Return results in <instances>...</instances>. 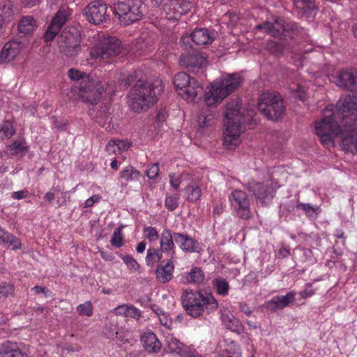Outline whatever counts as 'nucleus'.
Wrapping results in <instances>:
<instances>
[{
    "label": "nucleus",
    "instance_id": "f257e3e1",
    "mask_svg": "<svg viewBox=\"0 0 357 357\" xmlns=\"http://www.w3.org/2000/svg\"><path fill=\"white\" fill-rule=\"evenodd\" d=\"M241 83V76L234 73L222 75L210 84L204 93L206 106L202 109L198 116V124L200 128H204L213 124L215 114L211 107H217L229 93L236 89Z\"/></svg>",
    "mask_w": 357,
    "mask_h": 357
},
{
    "label": "nucleus",
    "instance_id": "f03ea898",
    "mask_svg": "<svg viewBox=\"0 0 357 357\" xmlns=\"http://www.w3.org/2000/svg\"><path fill=\"white\" fill-rule=\"evenodd\" d=\"M333 106H330V110L327 109L325 112L332 113L325 114V116L315 123L316 133L326 148L333 146L334 138L337 137L341 139L342 149L345 152L354 153L357 151V132H354L350 128L351 126L343 121L342 128H340L337 123V119L340 118L333 112Z\"/></svg>",
    "mask_w": 357,
    "mask_h": 357
},
{
    "label": "nucleus",
    "instance_id": "7ed1b4c3",
    "mask_svg": "<svg viewBox=\"0 0 357 357\" xmlns=\"http://www.w3.org/2000/svg\"><path fill=\"white\" fill-rule=\"evenodd\" d=\"M252 114H245L241 110L239 102L232 100L228 102L225 112V129L223 132V143L228 149H233L241 143V126L250 123Z\"/></svg>",
    "mask_w": 357,
    "mask_h": 357
},
{
    "label": "nucleus",
    "instance_id": "20e7f679",
    "mask_svg": "<svg viewBox=\"0 0 357 357\" xmlns=\"http://www.w3.org/2000/svg\"><path fill=\"white\" fill-rule=\"evenodd\" d=\"M163 89L160 79H155L152 82L140 79L128 93L129 105L136 112L146 110L158 101Z\"/></svg>",
    "mask_w": 357,
    "mask_h": 357
},
{
    "label": "nucleus",
    "instance_id": "39448f33",
    "mask_svg": "<svg viewBox=\"0 0 357 357\" xmlns=\"http://www.w3.org/2000/svg\"><path fill=\"white\" fill-rule=\"evenodd\" d=\"M181 298L183 308L193 318L212 313L218 307V301L210 292L186 290Z\"/></svg>",
    "mask_w": 357,
    "mask_h": 357
},
{
    "label": "nucleus",
    "instance_id": "423d86ee",
    "mask_svg": "<svg viewBox=\"0 0 357 357\" xmlns=\"http://www.w3.org/2000/svg\"><path fill=\"white\" fill-rule=\"evenodd\" d=\"M121 50V42L117 38L98 33L91 54L96 59L102 60L119 54Z\"/></svg>",
    "mask_w": 357,
    "mask_h": 357
},
{
    "label": "nucleus",
    "instance_id": "0eeeda50",
    "mask_svg": "<svg viewBox=\"0 0 357 357\" xmlns=\"http://www.w3.org/2000/svg\"><path fill=\"white\" fill-rule=\"evenodd\" d=\"M145 6L142 0H126L114 4V12L124 25H128L142 18Z\"/></svg>",
    "mask_w": 357,
    "mask_h": 357
},
{
    "label": "nucleus",
    "instance_id": "6e6552de",
    "mask_svg": "<svg viewBox=\"0 0 357 357\" xmlns=\"http://www.w3.org/2000/svg\"><path fill=\"white\" fill-rule=\"evenodd\" d=\"M258 107L259 111L270 120H278L284 112L282 97L278 93L268 91L261 94Z\"/></svg>",
    "mask_w": 357,
    "mask_h": 357
},
{
    "label": "nucleus",
    "instance_id": "1a4fd4ad",
    "mask_svg": "<svg viewBox=\"0 0 357 357\" xmlns=\"http://www.w3.org/2000/svg\"><path fill=\"white\" fill-rule=\"evenodd\" d=\"M342 121L351 126L354 132H357V95H348L341 98L336 105L335 113Z\"/></svg>",
    "mask_w": 357,
    "mask_h": 357
},
{
    "label": "nucleus",
    "instance_id": "9d476101",
    "mask_svg": "<svg viewBox=\"0 0 357 357\" xmlns=\"http://www.w3.org/2000/svg\"><path fill=\"white\" fill-rule=\"evenodd\" d=\"M79 98L84 102L96 105L101 98L103 86L99 79L86 77L75 86Z\"/></svg>",
    "mask_w": 357,
    "mask_h": 357
},
{
    "label": "nucleus",
    "instance_id": "9b49d317",
    "mask_svg": "<svg viewBox=\"0 0 357 357\" xmlns=\"http://www.w3.org/2000/svg\"><path fill=\"white\" fill-rule=\"evenodd\" d=\"M154 6H162L168 20H178L192 7V0H151Z\"/></svg>",
    "mask_w": 357,
    "mask_h": 357
},
{
    "label": "nucleus",
    "instance_id": "f8f14e48",
    "mask_svg": "<svg viewBox=\"0 0 357 357\" xmlns=\"http://www.w3.org/2000/svg\"><path fill=\"white\" fill-rule=\"evenodd\" d=\"M58 47L66 56H72L79 50L80 39L77 32L63 29L57 39Z\"/></svg>",
    "mask_w": 357,
    "mask_h": 357
},
{
    "label": "nucleus",
    "instance_id": "ddd939ff",
    "mask_svg": "<svg viewBox=\"0 0 357 357\" xmlns=\"http://www.w3.org/2000/svg\"><path fill=\"white\" fill-rule=\"evenodd\" d=\"M248 189L253 193L257 199V202L264 205L266 204V199L273 198L274 188L273 182L271 179H266L263 181L252 180L248 183Z\"/></svg>",
    "mask_w": 357,
    "mask_h": 357
},
{
    "label": "nucleus",
    "instance_id": "4468645a",
    "mask_svg": "<svg viewBox=\"0 0 357 357\" xmlns=\"http://www.w3.org/2000/svg\"><path fill=\"white\" fill-rule=\"evenodd\" d=\"M84 13L86 20L94 24L105 22L109 19L107 5L100 0L91 1L85 7Z\"/></svg>",
    "mask_w": 357,
    "mask_h": 357
},
{
    "label": "nucleus",
    "instance_id": "2eb2a0df",
    "mask_svg": "<svg viewBox=\"0 0 357 357\" xmlns=\"http://www.w3.org/2000/svg\"><path fill=\"white\" fill-rule=\"evenodd\" d=\"M231 206L238 217L248 219L250 217V200L247 194L241 190H233L229 197Z\"/></svg>",
    "mask_w": 357,
    "mask_h": 357
},
{
    "label": "nucleus",
    "instance_id": "dca6fc26",
    "mask_svg": "<svg viewBox=\"0 0 357 357\" xmlns=\"http://www.w3.org/2000/svg\"><path fill=\"white\" fill-rule=\"evenodd\" d=\"M180 63L185 66L190 73L198 75L204 74L207 65L206 57L198 52L181 57Z\"/></svg>",
    "mask_w": 357,
    "mask_h": 357
},
{
    "label": "nucleus",
    "instance_id": "f3484780",
    "mask_svg": "<svg viewBox=\"0 0 357 357\" xmlns=\"http://www.w3.org/2000/svg\"><path fill=\"white\" fill-rule=\"evenodd\" d=\"M192 40L197 45H204L212 43L213 34L206 28H196L189 36H183L181 39L182 45L188 49L187 43Z\"/></svg>",
    "mask_w": 357,
    "mask_h": 357
},
{
    "label": "nucleus",
    "instance_id": "a211bd4d",
    "mask_svg": "<svg viewBox=\"0 0 357 357\" xmlns=\"http://www.w3.org/2000/svg\"><path fill=\"white\" fill-rule=\"evenodd\" d=\"M68 16L69 12L65 8H61L56 13L45 33L44 39L45 41H52L62 26L67 21Z\"/></svg>",
    "mask_w": 357,
    "mask_h": 357
},
{
    "label": "nucleus",
    "instance_id": "6ab92c4d",
    "mask_svg": "<svg viewBox=\"0 0 357 357\" xmlns=\"http://www.w3.org/2000/svg\"><path fill=\"white\" fill-rule=\"evenodd\" d=\"M167 349L171 353L182 354L184 357H204L192 349L185 348L182 342L172 334L165 336Z\"/></svg>",
    "mask_w": 357,
    "mask_h": 357
},
{
    "label": "nucleus",
    "instance_id": "aec40b11",
    "mask_svg": "<svg viewBox=\"0 0 357 357\" xmlns=\"http://www.w3.org/2000/svg\"><path fill=\"white\" fill-rule=\"evenodd\" d=\"M333 82L340 87L351 91H357V71L345 70L340 71L337 76L333 77Z\"/></svg>",
    "mask_w": 357,
    "mask_h": 357
},
{
    "label": "nucleus",
    "instance_id": "412c9836",
    "mask_svg": "<svg viewBox=\"0 0 357 357\" xmlns=\"http://www.w3.org/2000/svg\"><path fill=\"white\" fill-rule=\"evenodd\" d=\"M24 44L17 40H10L6 43L0 54V62L8 63L15 59L23 50Z\"/></svg>",
    "mask_w": 357,
    "mask_h": 357
},
{
    "label": "nucleus",
    "instance_id": "4be33fe9",
    "mask_svg": "<svg viewBox=\"0 0 357 357\" xmlns=\"http://www.w3.org/2000/svg\"><path fill=\"white\" fill-rule=\"evenodd\" d=\"M174 241L180 248L185 252H199L200 246L197 241L187 234L174 232Z\"/></svg>",
    "mask_w": 357,
    "mask_h": 357
},
{
    "label": "nucleus",
    "instance_id": "5701e85b",
    "mask_svg": "<svg viewBox=\"0 0 357 357\" xmlns=\"http://www.w3.org/2000/svg\"><path fill=\"white\" fill-rule=\"evenodd\" d=\"M296 294L289 291L284 296H275L265 303V307L270 311H276L287 307L295 301Z\"/></svg>",
    "mask_w": 357,
    "mask_h": 357
},
{
    "label": "nucleus",
    "instance_id": "b1692460",
    "mask_svg": "<svg viewBox=\"0 0 357 357\" xmlns=\"http://www.w3.org/2000/svg\"><path fill=\"white\" fill-rule=\"evenodd\" d=\"M257 29H264L267 33L273 37H280L286 30L284 20L280 17H275L273 22H266L263 24H259Z\"/></svg>",
    "mask_w": 357,
    "mask_h": 357
},
{
    "label": "nucleus",
    "instance_id": "393cba45",
    "mask_svg": "<svg viewBox=\"0 0 357 357\" xmlns=\"http://www.w3.org/2000/svg\"><path fill=\"white\" fill-rule=\"evenodd\" d=\"M141 342L149 353H157L160 351L162 347L156 335L151 331H146L142 334Z\"/></svg>",
    "mask_w": 357,
    "mask_h": 357
},
{
    "label": "nucleus",
    "instance_id": "a878e982",
    "mask_svg": "<svg viewBox=\"0 0 357 357\" xmlns=\"http://www.w3.org/2000/svg\"><path fill=\"white\" fill-rule=\"evenodd\" d=\"M203 87L196 79H192L191 83L183 90L179 91L178 95L188 102L195 100L197 96L202 93Z\"/></svg>",
    "mask_w": 357,
    "mask_h": 357
},
{
    "label": "nucleus",
    "instance_id": "bb28decb",
    "mask_svg": "<svg viewBox=\"0 0 357 357\" xmlns=\"http://www.w3.org/2000/svg\"><path fill=\"white\" fill-rule=\"evenodd\" d=\"M13 4L7 0L0 1V36L5 32V24L8 23L13 20L14 11Z\"/></svg>",
    "mask_w": 357,
    "mask_h": 357
},
{
    "label": "nucleus",
    "instance_id": "cd10ccee",
    "mask_svg": "<svg viewBox=\"0 0 357 357\" xmlns=\"http://www.w3.org/2000/svg\"><path fill=\"white\" fill-rule=\"evenodd\" d=\"M174 232L172 233L170 229H165L160 236V250L163 252H168L173 257L175 253Z\"/></svg>",
    "mask_w": 357,
    "mask_h": 357
},
{
    "label": "nucleus",
    "instance_id": "c85d7f7f",
    "mask_svg": "<svg viewBox=\"0 0 357 357\" xmlns=\"http://www.w3.org/2000/svg\"><path fill=\"white\" fill-rule=\"evenodd\" d=\"M174 266L172 260H168L165 264H160L155 270L156 279L162 283L170 281L173 278Z\"/></svg>",
    "mask_w": 357,
    "mask_h": 357
},
{
    "label": "nucleus",
    "instance_id": "c756f323",
    "mask_svg": "<svg viewBox=\"0 0 357 357\" xmlns=\"http://www.w3.org/2000/svg\"><path fill=\"white\" fill-rule=\"evenodd\" d=\"M221 319L223 325L228 329L238 334L243 332V326L231 313L225 311L222 312Z\"/></svg>",
    "mask_w": 357,
    "mask_h": 357
},
{
    "label": "nucleus",
    "instance_id": "7c9ffc66",
    "mask_svg": "<svg viewBox=\"0 0 357 357\" xmlns=\"http://www.w3.org/2000/svg\"><path fill=\"white\" fill-rule=\"evenodd\" d=\"M114 311L116 315L132 318L135 320L139 319L142 316L140 310L133 305H121L115 307Z\"/></svg>",
    "mask_w": 357,
    "mask_h": 357
},
{
    "label": "nucleus",
    "instance_id": "2f4dec72",
    "mask_svg": "<svg viewBox=\"0 0 357 357\" xmlns=\"http://www.w3.org/2000/svg\"><path fill=\"white\" fill-rule=\"evenodd\" d=\"M0 355L3 357H26L15 342L6 341L0 344Z\"/></svg>",
    "mask_w": 357,
    "mask_h": 357
},
{
    "label": "nucleus",
    "instance_id": "473e14b6",
    "mask_svg": "<svg viewBox=\"0 0 357 357\" xmlns=\"http://www.w3.org/2000/svg\"><path fill=\"white\" fill-rule=\"evenodd\" d=\"M36 29V22L31 16H24L18 24V31L24 35H30Z\"/></svg>",
    "mask_w": 357,
    "mask_h": 357
},
{
    "label": "nucleus",
    "instance_id": "72a5a7b5",
    "mask_svg": "<svg viewBox=\"0 0 357 357\" xmlns=\"http://www.w3.org/2000/svg\"><path fill=\"white\" fill-rule=\"evenodd\" d=\"M28 148L26 141L23 138H19L6 146V153L11 155H22L28 151Z\"/></svg>",
    "mask_w": 357,
    "mask_h": 357
},
{
    "label": "nucleus",
    "instance_id": "f704fd0d",
    "mask_svg": "<svg viewBox=\"0 0 357 357\" xmlns=\"http://www.w3.org/2000/svg\"><path fill=\"white\" fill-rule=\"evenodd\" d=\"M184 277L186 282L197 284L203 283L205 278L204 271L197 266L192 267Z\"/></svg>",
    "mask_w": 357,
    "mask_h": 357
},
{
    "label": "nucleus",
    "instance_id": "c9c22d12",
    "mask_svg": "<svg viewBox=\"0 0 357 357\" xmlns=\"http://www.w3.org/2000/svg\"><path fill=\"white\" fill-rule=\"evenodd\" d=\"M193 77H190L189 75L185 73H178L174 77V84L178 93L179 91L183 90L188 85L191 83Z\"/></svg>",
    "mask_w": 357,
    "mask_h": 357
},
{
    "label": "nucleus",
    "instance_id": "e433bc0d",
    "mask_svg": "<svg viewBox=\"0 0 357 357\" xmlns=\"http://www.w3.org/2000/svg\"><path fill=\"white\" fill-rule=\"evenodd\" d=\"M202 195L200 187L195 183L188 185L185 189V196L188 201L194 202L199 199Z\"/></svg>",
    "mask_w": 357,
    "mask_h": 357
},
{
    "label": "nucleus",
    "instance_id": "4c0bfd02",
    "mask_svg": "<svg viewBox=\"0 0 357 357\" xmlns=\"http://www.w3.org/2000/svg\"><path fill=\"white\" fill-rule=\"evenodd\" d=\"M162 252L160 249L149 248L145 258L146 264L149 267H153L155 264L160 261L162 257Z\"/></svg>",
    "mask_w": 357,
    "mask_h": 357
},
{
    "label": "nucleus",
    "instance_id": "58836bf2",
    "mask_svg": "<svg viewBox=\"0 0 357 357\" xmlns=\"http://www.w3.org/2000/svg\"><path fill=\"white\" fill-rule=\"evenodd\" d=\"M297 8L308 15H315L316 6L312 0H294Z\"/></svg>",
    "mask_w": 357,
    "mask_h": 357
},
{
    "label": "nucleus",
    "instance_id": "ea45409f",
    "mask_svg": "<svg viewBox=\"0 0 357 357\" xmlns=\"http://www.w3.org/2000/svg\"><path fill=\"white\" fill-rule=\"evenodd\" d=\"M219 357H241L238 345L231 341L227 344L225 349L219 352Z\"/></svg>",
    "mask_w": 357,
    "mask_h": 357
},
{
    "label": "nucleus",
    "instance_id": "a19ab883",
    "mask_svg": "<svg viewBox=\"0 0 357 357\" xmlns=\"http://www.w3.org/2000/svg\"><path fill=\"white\" fill-rule=\"evenodd\" d=\"M212 284L219 295L225 296L228 294L229 285L225 278L218 277L213 280Z\"/></svg>",
    "mask_w": 357,
    "mask_h": 357
},
{
    "label": "nucleus",
    "instance_id": "79ce46f5",
    "mask_svg": "<svg viewBox=\"0 0 357 357\" xmlns=\"http://www.w3.org/2000/svg\"><path fill=\"white\" fill-rule=\"evenodd\" d=\"M15 129L10 121H6L0 124V139H8L15 134Z\"/></svg>",
    "mask_w": 357,
    "mask_h": 357
},
{
    "label": "nucleus",
    "instance_id": "37998d69",
    "mask_svg": "<svg viewBox=\"0 0 357 357\" xmlns=\"http://www.w3.org/2000/svg\"><path fill=\"white\" fill-rule=\"evenodd\" d=\"M121 177L126 181H134L139 178V172L132 166H128L121 172Z\"/></svg>",
    "mask_w": 357,
    "mask_h": 357
},
{
    "label": "nucleus",
    "instance_id": "c03bdc74",
    "mask_svg": "<svg viewBox=\"0 0 357 357\" xmlns=\"http://www.w3.org/2000/svg\"><path fill=\"white\" fill-rule=\"evenodd\" d=\"M1 243L6 244L12 250H19L22 248L20 240L8 231Z\"/></svg>",
    "mask_w": 357,
    "mask_h": 357
},
{
    "label": "nucleus",
    "instance_id": "a18cd8bd",
    "mask_svg": "<svg viewBox=\"0 0 357 357\" xmlns=\"http://www.w3.org/2000/svg\"><path fill=\"white\" fill-rule=\"evenodd\" d=\"M121 258L131 273L139 271L140 265L132 256L128 255H121Z\"/></svg>",
    "mask_w": 357,
    "mask_h": 357
},
{
    "label": "nucleus",
    "instance_id": "49530a36",
    "mask_svg": "<svg viewBox=\"0 0 357 357\" xmlns=\"http://www.w3.org/2000/svg\"><path fill=\"white\" fill-rule=\"evenodd\" d=\"M297 209H302L307 217H312L320 212L319 206H314L310 204L298 203L296 205Z\"/></svg>",
    "mask_w": 357,
    "mask_h": 357
},
{
    "label": "nucleus",
    "instance_id": "de8ad7c7",
    "mask_svg": "<svg viewBox=\"0 0 357 357\" xmlns=\"http://www.w3.org/2000/svg\"><path fill=\"white\" fill-rule=\"evenodd\" d=\"M110 243L115 248H121L123 245V234L121 227H118L114 231Z\"/></svg>",
    "mask_w": 357,
    "mask_h": 357
},
{
    "label": "nucleus",
    "instance_id": "09e8293b",
    "mask_svg": "<svg viewBox=\"0 0 357 357\" xmlns=\"http://www.w3.org/2000/svg\"><path fill=\"white\" fill-rule=\"evenodd\" d=\"M143 234L145 238L150 242H155L159 238V234L157 229L151 226L144 227Z\"/></svg>",
    "mask_w": 357,
    "mask_h": 357
},
{
    "label": "nucleus",
    "instance_id": "8fccbe9b",
    "mask_svg": "<svg viewBox=\"0 0 357 357\" xmlns=\"http://www.w3.org/2000/svg\"><path fill=\"white\" fill-rule=\"evenodd\" d=\"M77 311L80 315L90 317L93 314L92 304L90 301H86L77 307Z\"/></svg>",
    "mask_w": 357,
    "mask_h": 357
},
{
    "label": "nucleus",
    "instance_id": "3c124183",
    "mask_svg": "<svg viewBox=\"0 0 357 357\" xmlns=\"http://www.w3.org/2000/svg\"><path fill=\"white\" fill-rule=\"evenodd\" d=\"M155 312L158 317V319L160 324L165 326L167 328L172 329V321L169 319L168 314L160 309H158Z\"/></svg>",
    "mask_w": 357,
    "mask_h": 357
},
{
    "label": "nucleus",
    "instance_id": "603ef678",
    "mask_svg": "<svg viewBox=\"0 0 357 357\" xmlns=\"http://www.w3.org/2000/svg\"><path fill=\"white\" fill-rule=\"evenodd\" d=\"M68 75L71 79L80 80V82H83V79L86 77H91V75H86L84 73L74 68L68 70Z\"/></svg>",
    "mask_w": 357,
    "mask_h": 357
},
{
    "label": "nucleus",
    "instance_id": "864d4df0",
    "mask_svg": "<svg viewBox=\"0 0 357 357\" xmlns=\"http://www.w3.org/2000/svg\"><path fill=\"white\" fill-rule=\"evenodd\" d=\"M14 291V286L10 283L6 282H0V294L3 296H9L13 295Z\"/></svg>",
    "mask_w": 357,
    "mask_h": 357
},
{
    "label": "nucleus",
    "instance_id": "5fc2aeb1",
    "mask_svg": "<svg viewBox=\"0 0 357 357\" xmlns=\"http://www.w3.org/2000/svg\"><path fill=\"white\" fill-rule=\"evenodd\" d=\"M159 174V166L157 163L151 164L146 170V176L150 179L155 178Z\"/></svg>",
    "mask_w": 357,
    "mask_h": 357
},
{
    "label": "nucleus",
    "instance_id": "6e6d98bb",
    "mask_svg": "<svg viewBox=\"0 0 357 357\" xmlns=\"http://www.w3.org/2000/svg\"><path fill=\"white\" fill-rule=\"evenodd\" d=\"M165 206L170 211L174 210L178 206V197L167 196L165 199Z\"/></svg>",
    "mask_w": 357,
    "mask_h": 357
},
{
    "label": "nucleus",
    "instance_id": "4d7b16f0",
    "mask_svg": "<svg viewBox=\"0 0 357 357\" xmlns=\"http://www.w3.org/2000/svg\"><path fill=\"white\" fill-rule=\"evenodd\" d=\"M115 143L120 153L127 151L131 145L130 142L127 140H115Z\"/></svg>",
    "mask_w": 357,
    "mask_h": 357
},
{
    "label": "nucleus",
    "instance_id": "13d9d810",
    "mask_svg": "<svg viewBox=\"0 0 357 357\" xmlns=\"http://www.w3.org/2000/svg\"><path fill=\"white\" fill-rule=\"evenodd\" d=\"M101 199V196L100 195H93L89 199H87L84 202V208H89L93 206L96 203H98Z\"/></svg>",
    "mask_w": 357,
    "mask_h": 357
},
{
    "label": "nucleus",
    "instance_id": "bf43d9fd",
    "mask_svg": "<svg viewBox=\"0 0 357 357\" xmlns=\"http://www.w3.org/2000/svg\"><path fill=\"white\" fill-rule=\"evenodd\" d=\"M294 93L296 97L303 101L305 100L307 97L305 87L300 84L297 86L296 89H294Z\"/></svg>",
    "mask_w": 357,
    "mask_h": 357
},
{
    "label": "nucleus",
    "instance_id": "052dcab7",
    "mask_svg": "<svg viewBox=\"0 0 357 357\" xmlns=\"http://www.w3.org/2000/svg\"><path fill=\"white\" fill-rule=\"evenodd\" d=\"M169 183L173 188L178 189L181 184V178L179 176L176 174H170Z\"/></svg>",
    "mask_w": 357,
    "mask_h": 357
},
{
    "label": "nucleus",
    "instance_id": "680f3d73",
    "mask_svg": "<svg viewBox=\"0 0 357 357\" xmlns=\"http://www.w3.org/2000/svg\"><path fill=\"white\" fill-rule=\"evenodd\" d=\"M268 49L276 54H282L283 51L282 45L275 42H271L268 44Z\"/></svg>",
    "mask_w": 357,
    "mask_h": 357
},
{
    "label": "nucleus",
    "instance_id": "e2e57ef3",
    "mask_svg": "<svg viewBox=\"0 0 357 357\" xmlns=\"http://www.w3.org/2000/svg\"><path fill=\"white\" fill-rule=\"evenodd\" d=\"M106 151L109 154L120 153V152L117 149L115 140H111L108 142L107 145L106 146Z\"/></svg>",
    "mask_w": 357,
    "mask_h": 357
},
{
    "label": "nucleus",
    "instance_id": "0e129e2a",
    "mask_svg": "<svg viewBox=\"0 0 357 357\" xmlns=\"http://www.w3.org/2000/svg\"><path fill=\"white\" fill-rule=\"evenodd\" d=\"M27 195H28V191L23 190L17 191V192H13L12 193L11 197L13 199L19 200V199L26 198L27 197Z\"/></svg>",
    "mask_w": 357,
    "mask_h": 357
},
{
    "label": "nucleus",
    "instance_id": "69168bd1",
    "mask_svg": "<svg viewBox=\"0 0 357 357\" xmlns=\"http://www.w3.org/2000/svg\"><path fill=\"white\" fill-rule=\"evenodd\" d=\"M225 208V205L222 203H217L213 208V213L215 215H220L221 214Z\"/></svg>",
    "mask_w": 357,
    "mask_h": 357
},
{
    "label": "nucleus",
    "instance_id": "338daca9",
    "mask_svg": "<svg viewBox=\"0 0 357 357\" xmlns=\"http://www.w3.org/2000/svg\"><path fill=\"white\" fill-rule=\"evenodd\" d=\"M314 294V291L312 289H305L300 292V295L303 298H306Z\"/></svg>",
    "mask_w": 357,
    "mask_h": 357
},
{
    "label": "nucleus",
    "instance_id": "774afa93",
    "mask_svg": "<svg viewBox=\"0 0 357 357\" xmlns=\"http://www.w3.org/2000/svg\"><path fill=\"white\" fill-rule=\"evenodd\" d=\"M32 290H33L35 291V293L37 294L43 293V294L46 295L47 292L49 291L45 287H40V286L34 287L33 288H32Z\"/></svg>",
    "mask_w": 357,
    "mask_h": 357
}]
</instances>
